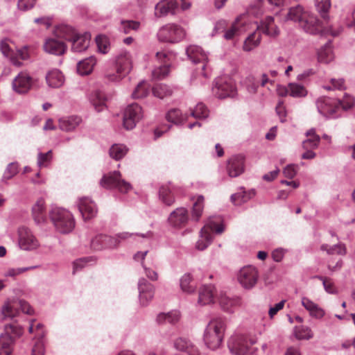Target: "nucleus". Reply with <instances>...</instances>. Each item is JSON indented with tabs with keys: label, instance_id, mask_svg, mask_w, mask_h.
<instances>
[{
	"label": "nucleus",
	"instance_id": "22",
	"mask_svg": "<svg viewBox=\"0 0 355 355\" xmlns=\"http://www.w3.org/2000/svg\"><path fill=\"white\" fill-rule=\"evenodd\" d=\"M139 300L141 306H147L154 297V286L146 279L140 278L138 282Z\"/></svg>",
	"mask_w": 355,
	"mask_h": 355
},
{
	"label": "nucleus",
	"instance_id": "32",
	"mask_svg": "<svg viewBox=\"0 0 355 355\" xmlns=\"http://www.w3.org/2000/svg\"><path fill=\"white\" fill-rule=\"evenodd\" d=\"M245 16L242 15L236 18V19L232 23V24L227 28L223 34V37L225 40H232L235 36L240 35L245 30L242 29L241 26L243 24Z\"/></svg>",
	"mask_w": 355,
	"mask_h": 355
},
{
	"label": "nucleus",
	"instance_id": "34",
	"mask_svg": "<svg viewBox=\"0 0 355 355\" xmlns=\"http://www.w3.org/2000/svg\"><path fill=\"white\" fill-rule=\"evenodd\" d=\"M127 75L116 69L114 65L107 67L103 73V78L105 82L108 83L118 84Z\"/></svg>",
	"mask_w": 355,
	"mask_h": 355
},
{
	"label": "nucleus",
	"instance_id": "43",
	"mask_svg": "<svg viewBox=\"0 0 355 355\" xmlns=\"http://www.w3.org/2000/svg\"><path fill=\"white\" fill-rule=\"evenodd\" d=\"M203 227H207L208 234L216 232V234H221L224 231V225L222 223V219L219 216H214L210 218L206 225Z\"/></svg>",
	"mask_w": 355,
	"mask_h": 355
},
{
	"label": "nucleus",
	"instance_id": "39",
	"mask_svg": "<svg viewBox=\"0 0 355 355\" xmlns=\"http://www.w3.org/2000/svg\"><path fill=\"white\" fill-rule=\"evenodd\" d=\"M159 198L166 205H171L175 201L173 187L168 184L160 187Z\"/></svg>",
	"mask_w": 355,
	"mask_h": 355
},
{
	"label": "nucleus",
	"instance_id": "2",
	"mask_svg": "<svg viewBox=\"0 0 355 355\" xmlns=\"http://www.w3.org/2000/svg\"><path fill=\"white\" fill-rule=\"evenodd\" d=\"M227 329V320L223 316H214L207 324L202 340L205 346L211 349H219L223 343Z\"/></svg>",
	"mask_w": 355,
	"mask_h": 355
},
{
	"label": "nucleus",
	"instance_id": "5",
	"mask_svg": "<svg viewBox=\"0 0 355 355\" xmlns=\"http://www.w3.org/2000/svg\"><path fill=\"white\" fill-rule=\"evenodd\" d=\"M49 218L55 230L60 234H69L75 228L74 216L67 209L53 207L49 211Z\"/></svg>",
	"mask_w": 355,
	"mask_h": 355
},
{
	"label": "nucleus",
	"instance_id": "30",
	"mask_svg": "<svg viewBox=\"0 0 355 355\" xmlns=\"http://www.w3.org/2000/svg\"><path fill=\"white\" fill-rule=\"evenodd\" d=\"M47 85L51 88H60L65 81V78L62 73L57 69H53L49 71L45 76Z\"/></svg>",
	"mask_w": 355,
	"mask_h": 355
},
{
	"label": "nucleus",
	"instance_id": "24",
	"mask_svg": "<svg viewBox=\"0 0 355 355\" xmlns=\"http://www.w3.org/2000/svg\"><path fill=\"white\" fill-rule=\"evenodd\" d=\"M301 304L314 319L321 320L325 315L324 309L307 297H302Z\"/></svg>",
	"mask_w": 355,
	"mask_h": 355
},
{
	"label": "nucleus",
	"instance_id": "6",
	"mask_svg": "<svg viewBox=\"0 0 355 355\" xmlns=\"http://www.w3.org/2000/svg\"><path fill=\"white\" fill-rule=\"evenodd\" d=\"M187 30L176 23H168L159 28L157 38L161 42L176 44L186 38Z\"/></svg>",
	"mask_w": 355,
	"mask_h": 355
},
{
	"label": "nucleus",
	"instance_id": "13",
	"mask_svg": "<svg viewBox=\"0 0 355 355\" xmlns=\"http://www.w3.org/2000/svg\"><path fill=\"white\" fill-rule=\"evenodd\" d=\"M156 58L161 63H163V65L155 68L152 71V76L156 79L164 78L170 72V67L175 58V54L172 51H162L157 52Z\"/></svg>",
	"mask_w": 355,
	"mask_h": 355
},
{
	"label": "nucleus",
	"instance_id": "59",
	"mask_svg": "<svg viewBox=\"0 0 355 355\" xmlns=\"http://www.w3.org/2000/svg\"><path fill=\"white\" fill-rule=\"evenodd\" d=\"M204 207V197L202 196H198L196 201L193 206V217L198 220L202 215Z\"/></svg>",
	"mask_w": 355,
	"mask_h": 355
},
{
	"label": "nucleus",
	"instance_id": "7",
	"mask_svg": "<svg viewBox=\"0 0 355 355\" xmlns=\"http://www.w3.org/2000/svg\"><path fill=\"white\" fill-rule=\"evenodd\" d=\"M20 311L28 315L34 312L31 305L24 300L8 298L1 308V315L5 319L12 320L19 315Z\"/></svg>",
	"mask_w": 355,
	"mask_h": 355
},
{
	"label": "nucleus",
	"instance_id": "20",
	"mask_svg": "<svg viewBox=\"0 0 355 355\" xmlns=\"http://www.w3.org/2000/svg\"><path fill=\"white\" fill-rule=\"evenodd\" d=\"M112 64L116 69L128 75L132 69V58L130 52L120 51L112 60Z\"/></svg>",
	"mask_w": 355,
	"mask_h": 355
},
{
	"label": "nucleus",
	"instance_id": "27",
	"mask_svg": "<svg viewBox=\"0 0 355 355\" xmlns=\"http://www.w3.org/2000/svg\"><path fill=\"white\" fill-rule=\"evenodd\" d=\"M173 345L175 349L184 352L188 355L200 354L198 347L189 339L178 338L175 340Z\"/></svg>",
	"mask_w": 355,
	"mask_h": 355
},
{
	"label": "nucleus",
	"instance_id": "42",
	"mask_svg": "<svg viewBox=\"0 0 355 355\" xmlns=\"http://www.w3.org/2000/svg\"><path fill=\"white\" fill-rule=\"evenodd\" d=\"M180 287L184 293L191 294L195 292L196 286L190 273H185L180 277Z\"/></svg>",
	"mask_w": 355,
	"mask_h": 355
},
{
	"label": "nucleus",
	"instance_id": "35",
	"mask_svg": "<svg viewBox=\"0 0 355 355\" xmlns=\"http://www.w3.org/2000/svg\"><path fill=\"white\" fill-rule=\"evenodd\" d=\"M219 304L221 308L227 312H234L235 309L241 306V299L239 297H229L222 295L219 298Z\"/></svg>",
	"mask_w": 355,
	"mask_h": 355
},
{
	"label": "nucleus",
	"instance_id": "21",
	"mask_svg": "<svg viewBox=\"0 0 355 355\" xmlns=\"http://www.w3.org/2000/svg\"><path fill=\"white\" fill-rule=\"evenodd\" d=\"M76 205L85 220L92 219L96 216L98 211L96 205L90 198H80L78 199Z\"/></svg>",
	"mask_w": 355,
	"mask_h": 355
},
{
	"label": "nucleus",
	"instance_id": "19",
	"mask_svg": "<svg viewBox=\"0 0 355 355\" xmlns=\"http://www.w3.org/2000/svg\"><path fill=\"white\" fill-rule=\"evenodd\" d=\"M33 79L26 71L19 72L12 82V88L17 94L27 93L32 87Z\"/></svg>",
	"mask_w": 355,
	"mask_h": 355
},
{
	"label": "nucleus",
	"instance_id": "51",
	"mask_svg": "<svg viewBox=\"0 0 355 355\" xmlns=\"http://www.w3.org/2000/svg\"><path fill=\"white\" fill-rule=\"evenodd\" d=\"M1 51L2 53L6 56V58H9L11 63L17 67H20L22 66V62L21 61H19L17 58L13 56V51L9 46L8 44L6 42H2L1 43Z\"/></svg>",
	"mask_w": 355,
	"mask_h": 355
},
{
	"label": "nucleus",
	"instance_id": "3",
	"mask_svg": "<svg viewBox=\"0 0 355 355\" xmlns=\"http://www.w3.org/2000/svg\"><path fill=\"white\" fill-rule=\"evenodd\" d=\"M55 35L64 37L71 42V51L76 53L85 51L89 46L91 35L88 33L80 34L71 26L60 25L55 28Z\"/></svg>",
	"mask_w": 355,
	"mask_h": 355
},
{
	"label": "nucleus",
	"instance_id": "1",
	"mask_svg": "<svg viewBox=\"0 0 355 355\" xmlns=\"http://www.w3.org/2000/svg\"><path fill=\"white\" fill-rule=\"evenodd\" d=\"M285 20L297 24L304 31L311 35H315L323 31V25L317 17L310 12L304 10L300 5L289 8Z\"/></svg>",
	"mask_w": 355,
	"mask_h": 355
},
{
	"label": "nucleus",
	"instance_id": "28",
	"mask_svg": "<svg viewBox=\"0 0 355 355\" xmlns=\"http://www.w3.org/2000/svg\"><path fill=\"white\" fill-rule=\"evenodd\" d=\"M257 31L271 37L277 35L279 32L278 27L275 24L274 18L270 16L266 17L261 21L259 24H257Z\"/></svg>",
	"mask_w": 355,
	"mask_h": 355
},
{
	"label": "nucleus",
	"instance_id": "14",
	"mask_svg": "<svg viewBox=\"0 0 355 355\" xmlns=\"http://www.w3.org/2000/svg\"><path fill=\"white\" fill-rule=\"evenodd\" d=\"M21 334V329L15 325H6L5 332L0 335V355H10L15 337Z\"/></svg>",
	"mask_w": 355,
	"mask_h": 355
},
{
	"label": "nucleus",
	"instance_id": "50",
	"mask_svg": "<svg viewBox=\"0 0 355 355\" xmlns=\"http://www.w3.org/2000/svg\"><path fill=\"white\" fill-rule=\"evenodd\" d=\"M166 117L167 121L173 123L179 124L187 120L189 116L183 114L178 109H172L168 112Z\"/></svg>",
	"mask_w": 355,
	"mask_h": 355
},
{
	"label": "nucleus",
	"instance_id": "44",
	"mask_svg": "<svg viewBox=\"0 0 355 355\" xmlns=\"http://www.w3.org/2000/svg\"><path fill=\"white\" fill-rule=\"evenodd\" d=\"M306 135L308 138L302 142L303 149L317 148L320 141V137L316 134L315 130L312 128L308 130Z\"/></svg>",
	"mask_w": 355,
	"mask_h": 355
},
{
	"label": "nucleus",
	"instance_id": "62",
	"mask_svg": "<svg viewBox=\"0 0 355 355\" xmlns=\"http://www.w3.org/2000/svg\"><path fill=\"white\" fill-rule=\"evenodd\" d=\"M339 103L340 105V110H347L354 105L355 98L352 96L346 94L341 100H339Z\"/></svg>",
	"mask_w": 355,
	"mask_h": 355
},
{
	"label": "nucleus",
	"instance_id": "29",
	"mask_svg": "<svg viewBox=\"0 0 355 355\" xmlns=\"http://www.w3.org/2000/svg\"><path fill=\"white\" fill-rule=\"evenodd\" d=\"M177 7L178 3L175 0H162L155 6V15L162 17L168 14H174Z\"/></svg>",
	"mask_w": 355,
	"mask_h": 355
},
{
	"label": "nucleus",
	"instance_id": "56",
	"mask_svg": "<svg viewBox=\"0 0 355 355\" xmlns=\"http://www.w3.org/2000/svg\"><path fill=\"white\" fill-rule=\"evenodd\" d=\"M37 268H38V266H29V267H23V268H8L5 271L3 276L6 277H15L18 275H20L23 272H25L28 270H34Z\"/></svg>",
	"mask_w": 355,
	"mask_h": 355
},
{
	"label": "nucleus",
	"instance_id": "31",
	"mask_svg": "<svg viewBox=\"0 0 355 355\" xmlns=\"http://www.w3.org/2000/svg\"><path fill=\"white\" fill-rule=\"evenodd\" d=\"M215 287L213 285H204L199 290L198 304L200 306L207 305L214 302Z\"/></svg>",
	"mask_w": 355,
	"mask_h": 355
},
{
	"label": "nucleus",
	"instance_id": "53",
	"mask_svg": "<svg viewBox=\"0 0 355 355\" xmlns=\"http://www.w3.org/2000/svg\"><path fill=\"white\" fill-rule=\"evenodd\" d=\"M153 94L159 98H164L172 94L173 91L170 87L164 84H157L152 89Z\"/></svg>",
	"mask_w": 355,
	"mask_h": 355
},
{
	"label": "nucleus",
	"instance_id": "4",
	"mask_svg": "<svg viewBox=\"0 0 355 355\" xmlns=\"http://www.w3.org/2000/svg\"><path fill=\"white\" fill-rule=\"evenodd\" d=\"M186 53L189 59L194 64H198L192 76V81L196 77L200 79V82L203 83L211 73V69L208 67V55L202 50V49L197 45H189L186 49Z\"/></svg>",
	"mask_w": 355,
	"mask_h": 355
},
{
	"label": "nucleus",
	"instance_id": "10",
	"mask_svg": "<svg viewBox=\"0 0 355 355\" xmlns=\"http://www.w3.org/2000/svg\"><path fill=\"white\" fill-rule=\"evenodd\" d=\"M100 184L104 188L116 189L121 193H126L132 189L131 184L121 179V173L117 171L104 175Z\"/></svg>",
	"mask_w": 355,
	"mask_h": 355
},
{
	"label": "nucleus",
	"instance_id": "60",
	"mask_svg": "<svg viewBox=\"0 0 355 355\" xmlns=\"http://www.w3.org/2000/svg\"><path fill=\"white\" fill-rule=\"evenodd\" d=\"M315 6L322 17L325 19L327 12L331 7L330 0H315Z\"/></svg>",
	"mask_w": 355,
	"mask_h": 355
},
{
	"label": "nucleus",
	"instance_id": "46",
	"mask_svg": "<svg viewBox=\"0 0 355 355\" xmlns=\"http://www.w3.org/2000/svg\"><path fill=\"white\" fill-rule=\"evenodd\" d=\"M207 227H202L200 232V238L196 243V248L198 250H204L211 243L213 240V235L208 234Z\"/></svg>",
	"mask_w": 355,
	"mask_h": 355
},
{
	"label": "nucleus",
	"instance_id": "25",
	"mask_svg": "<svg viewBox=\"0 0 355 355\" xmlns=\"http://www.w3.org/2000/svg\"><path fill=\"white\" fill-rule=\"evenodd\" d=\"M227 171L230 177L236 178L244 171V159L241 155L231 157L227 165Z\"/></svg>",
	"mask_w": 355,
	"mask_h": 355
},
{
	"label": "nucleus",
	"instance_id": "57",
	"mask_svg": "<svg viewBox=\"0 0 355 355\" xmlns=\"http://www.w3.org/2000/svg\"><path fill=\"white\" fill-rule=\"evenodd\" d=\"M190 115L196 119H205L209 115V110L203 103H199L191 112Z\"/></svg>",
	"mask_w": 355,
	"mask_h": 355
},
{
	"label": "nucleus",
	"instance_id": "11",
	"mask_svg": "<svg viewBox=\"0 0 355 355\" xmlns=\"http://www.w3.org/2000/svg\"><path fill=\"white\" fill-rule=\"evenodd\" d=\"M259 277V270L252 265L242 267L236 275L238 282L245 290H251L254 288L258 282Z\"/></svg>",
	"mask_w": 355,
	"mask_h": 355
},
{
	"label": "nucleus",
	"instance_id": "58",
	"mask_svg": "<svg viewBox=\"0 0 355 355\" xmlns=\"http://www.w3.org/2000/svg\"><path fill=\"white\" fill-rule=\"evenodd\" d=\"M321 250L326 251L329 254H345L346 253L345 247L343 245L338 244L333 246H329L327 244H323L321 245Z\"/></svg>",
	"mask_w": 355,
	"mask_h": 355
},
{
	"label": "nucleus",
	"instance_id": "16",
	"mask_svg": "<svg viewBox=\"0 0 355 355\" xmlns=\"http://www.w3.org/2000/svg\"><path fill=\"white\" fill-rule=\"evenodd\" d=\"M64 37L55 35V29L51 37L44 39L43 44L44 51L49 54L55 55H62L64 54L67 49V46L63 41Z\"/></svg>",
	"mask_w": 355,
	"mask_h": 355
},
{
	"label": "nucleus",
	"instance_id": "52",
	"mask_svg": "<svg viewBox=\"0 0 355 355\" xmlns=\"http://www.w3.org/2000/svg\"><path fill=\"white\" fill-rule=\"evenodd\" d=\"M289 95L293 98H302L307 95L306 88L300 84L291 83L288 84Z\"/></svg>",
	"mask_w": 355,
	"mask_h": 355
},
{
	"label": "nucleus",
	"instance_id": "54",
	"mask_svg": "<svg viewBox=\"0 0 355 355\" xmlns=\"http://www.w3.org/2000/svg\"><path fill=\"white\" fill-rule=\"evenodd\" d=\"M140 28V22L133 20L121 21L119 30L125 34L130 33L132 31H138Z\"/></svg>",
	"mask_w": 355,
	"mask_h": 355
},
{
	"label": "nucleus",
	"instance_id": "18",
	"mask_svg": "<svg viewBox=\"0 0 355 355\" xmlns=\"http://www.w3.org/2000/svg\"><path fill=\"white\" fill-rule=\"evenodd\" d=\"M152 236L153 234L150 231H148L145 234H130L128 232H121L116 234L113 236L107 235H101L95 241L94 243L104 238L105 239V248H116L123 241L127 240L133 236H139L143 239H150Z\"/></svg>",
	"mask_w": 355,
	"mask_h": 355
},
{
	"label": "nucleus",
	"instance_id": "55",
	"mask_svg": "<svg viewBox=\"0 0 355 355\" xmlns=\"http://www.w3.org/2000/svg\"><path fill=\"white\" fill-rule=\"evenodd\" d=\"M96 42L98 50L103 54H106L110 49L109 38L105 35H98L96 37Z\"/></svg>",
	"mask_w": 355,
	"mask_h": 355
},
{
	"label": "nucleus",
	"instance_id": "26",
	"mask_svg": "<svg viewBox=\"0 0 355 355\" xmlns=\"http://www.w3.org/2000/svg\"><path fill=\"white\" fill-rule=\"evenodd\" d=\"M188 211L184 207L177 208L168 216V223L173 227H180L188 221Z\"/></svg>",
	"mask_w": 355,
	"mask_h": 355
},
{
	"label": "nucleus",
	"instance_id": "12",
	"mask_svg": "<svg viewBox=\"0 0 355 355\" xmlns=\"http://www.w3.org/2000/svg\"><path fill=\"white\" fill-rule=\"evenodd\" d=\"M213 94L218 98L233 97L236 94V87L234 81L229 77L223 76L216 79L212 87Z\"/></svg>",
	"mask_w": 355,
	"mask_h": 355
},
{
	"label": "nucleus",
	"instance_id": "47",
	"mask_svg": "<svg viewBox=\"0 0 355 355\" xmlns=\"http://www.w3.org/2000/svg\"><path fill=\"white\" fill-rule=\"evenodd\" d=\"M150 92V85L146 80L140 81L132 93V97L135 99L146 97Z\"/></svg>",
	"mask_w": 355,
	"mask_h": 355
},
{
	"label": "nucleus",
	"instance_id": "63",
	"mask_svg": "<svg viewBox=\"0 0 355 355\" xmlns=\"http://www.w3.org/2000/svg\"><path fill=\"white\" fill-rule=\"evenodd\" d=\"M19 165L17 162L9 164L3 173V179L9 180L18 173Z\"/></svg>",
	"mask_w": 355,
	"mask_h": 355
},
{
	"label": "nucleus",
	"instance_id": "38",
	"mask_svg": "<svg viewBox=\"0 0 355 355\" xmlns=\"http://www.w3.org/2000/svg\"><path fill=\"white\" fill-rule=\"evenodd\" d=\"M181 314L178 310H173L167 313H160L157 316V322L159 324H176L180 319Z\"/></svg>",
	"mask_w": 355,
	"mask_h": 355
},
{
	"label": "nucleus",
	"instance_id": "37",
	"mask_svg": "<svg viewBox=\"0 0 355 355\" xmlns=\"http://www.w3.org/2000/svg\"><path fill=\"white\" fill-rule=\"evenodd\" d=\"M96 64V59L94 56L87 58L77 64V71L81 76L88 75L92 72Z\"/></svg>",
	"mask_w": 355,
	"mask_h": 355
},
{
	"label": "nucleus",
	"instance_id": "9",
	"mask_svg": "<svg viewBox=\"0 0 355 355\" xmlns=\"http://www.w3.org/2000/svg\"><path fill=\"white\" fill-rule=\"evenodd\" d=\"M255 340L248 334L234 333L228 340V348L234 355H247L252 353V346Z\"/></svg>",
	"mask_w": 355,
	"mask_h": 355
},
{
	"label": "nucleus",
	"instance_id": "45",
	"mask_svg": "<svg viewBox=\"0 0 355 355\" xmlns=\"http://www.w3.org/2000/svg\"><path fill=\"white\" fill-rule=\"evenodd\" d=\"M293 334L297 340H310L314 335L309 327L302 324L294 327Z\"/></svg>",
	"mask_w": 355,
	"mask_h": 355
},
{
	"label": "nucleus",
	"instance_id": "23",
	"mask_svg": "<svg viewBox=\"0 0 355 355\" xmlns=\"http://www.w3.org/2000/svg\"><path fill=\"white\" fill-rule=\"evenodd\" d=\"M31 216L37 225H43L46 221V205L44 198H39L33 204L31 207Z\"/></svg>",
	"mask_w": 355,
	"mask_h": 355
},
{
	"label": "nucleus",
	"instance_id": "17",
	"mask_svg": "<svg viewBox=\"0 0 355 355\" xmlns=\"http://www.w3.org/2000/svg\"><path fill=\"white\" fill-rule=\"evenodd\" d=\"M142 117L143 110L140 105L137 103H132L128 105L125 109L123 113V127L128 130H132Z\"/></svg>",
	"mask_w": 355,
	"mask_h": 355
},
{
	"label": "nucleus",
	"instance_id": "8",
	"mask_svg": "<svg viewBox=\"0 0 355 355\" xmlns=\"http://www.w3.org/2000/svg\"><path fill=\"white\" fill-rule=\"evenodd\" d=\"M17 246L25 252H36L41 246L40 242L33 230L21 225L17 230Z\"/></svg>",
	"mask_w": 355,
	"mask_h": 355
},
{
	"label": "nucleus",
	"instance_id": "36",
	"mask_svg": "<svg viewBox=\"0 0 355 355\" xmlns=\"http://www.w3.org/2000/svg\"><path fill=\"white\" fill-rule=\"evenodd\" d=\"M255 195L254 189L245 191L243 187L231 196V200L235 205H241L248 202Z\"/></svg>",
	"mask_w": 355,
	"mask_h": 355
},
{
	"label": "nucleus",
	"instance_id": "48",
	"mask_svg": "<svg viewBox=\"0 0 355 355\" xmlns=\"http://www.w3.org/2000/svg\"><path fill=\"white\" fill-rule=\"evenodd\" d=\"M89 100L97 112H101L106 108L105 98L103 93L100 92L92 93Z\"/></svg>",
	"mask_w": 355,
	"mask_h": 355
},
{
	"label": "nucleus",
	"instance_id": "33",
	"mask_svg": "<svg viewBox=\"0 0 355 355\" xmlns=\"http://www.w3.org/2000/svg\"><path fill=\"white\" fill-rule=\"evenodd\" d=\"M82 121L81 117L78 116H65L59 119V127L63 131L71 132L79 126Z\"/></svg>",
	"mask_w": 355,
	"mask_h": 355
},
{
	"label": "nucleus",
	"instance_id": "64",
	"mask_svg": "<svg viewBox=\"0 0 355 355\" xmlns=\"http://www.w3.org/2000/svg\"><path fill=\"white\" fill-rule=\"evenodd\" d=\"M52 159V151L49 150L46 153H40L37 157V165L39 167L47 166Z\"/></svg>",
	"mask_w": 355,
	"mask_h": 355
},
{
	"label": "nucleus",
	"instance_id": "49",
	"mask_svg": "<svg viewBox=\"0 0 355 355\" xmlns=\"http://www.w3.org/2000/svg\"><path fill=\"white\" fill-rule=\"evenodd\" d=\"M128 148L126 146L120 144H113L109 150L110 155L115 160L122 159L128 153Z\"/></svg>",
	"mask_w": 355,
	"mask_h": 355
},
{
	"label": "nucleus",
	"instance_id": "61",
	"mask_svg": "<svg viewBox=\"0 0 355 355\" xmlns=\"http://www.w3.org/2000/svg\"><path fill=\"white\" fill-rule=\"evenodd\" d=\"M330 85H325L323 88L326 90L343 89L345 88L344 80L343 78H331L329 80Z\"/></svg>",
	"mask_w": 355,
	"mask_h": 355
},
{
	"label": "nucleus",
	"instance_id": "41",
	"mask_svg": "<svg viewBox=\"0 0 355 355\" xmlns=\"http://www.w3.org/2000/svg\"><path fill=\"white\" fill-rule=\"evenodd\" d=\"M261 40V33L256 30L245 40L243 45V51L247 52L252 51L259 45Z\"/></svg>",
	"mask_w": 355,
	"mask_h": 355
},
{
	"label": "nucleus",
	"instance_id": "15",
	"mask_svg": "<svg viewBox=\"0 0 355 355\" xmlns=\"http://www.w3.org/2000/svg\"><path fill=\"white\" fill-rule=\"evenodd\" d=\"M318 112L326 117H336L340 111L339 99L320 97L316 101Z\"/></svg>",
	"mask_w": 355,
	"mask_h": 355
},
{
	"label": "nucleus",
	"instance_id": "40",
	"mask_svg": "<svg viewBox=\"0 0 355 355\" xmlns=\"http://www.w3.org/2000/svg\"><path fill=\"white\" fill-rule=\"evenodd\" d=\"M318 61L322 63L328 64L334 60V53L331 42H327L324 46L318 51Z\"/></svg>",
	"mask_w": 355,
	"mask_h": 355
}]
</instances>
